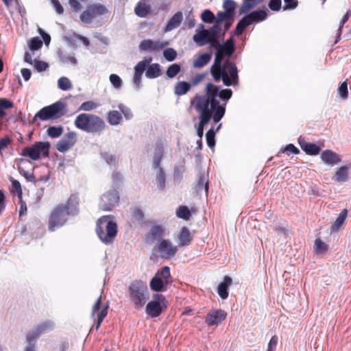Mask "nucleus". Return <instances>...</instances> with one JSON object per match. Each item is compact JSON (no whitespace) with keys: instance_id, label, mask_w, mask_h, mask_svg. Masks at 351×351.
Wrapping results in <instances>:
<instances>
[{"instance_id":"f257e3e1","label":"nucleus","mask_w":351,"mask_h":351,"mask_svg":"<svg viewBox=\"0 0 351 351\" xmlns=\"http://www.w3.org/2000/svg\"><path fill=\"white\" fill-rule=\"evenodd\" d=\"M232 97L230 88L219 90V86L208 82L205 86L203 95H196L191 99V106L199 113V123L196 133L199 139L203 136L204 128L213 119V122H219L225 115L226 101Z\"/></svg>"},{"instance_id":"f03ea898","label":"nucleus","mask_w":351,"mask_h":351,"mask_svg":"<svg viewBox=\"0 0 351 351\" xmlns=\"http://www.w3.org/2000/svg\"><path fill=\"white\" fill-rule=\"evenodd\" d=\"M225 55L216 53L214 64L210 67V74L215 82L222 80L225 86L237 85L238 74L237 68L234 62L230 60H222Z\"/></svg>"},{"instance_id":"7ed1b4c3","label":"nucleus","mask_w":351,"mask_h":351,"mask_svg":"<svg viewBox=\"0 0 351 351\" xmlns=\"http://www.w3.org/2000/svg\"><path fill=\"white\" fill-rule=\"evenodd\" d=\"M75 126L86 133H100L106 127L101 117L90 113H81L75 117Z\"/></svg>"},{"instance_id":"20e7f679","label":"nucleus","mask_w":351,"mask_h":351,"mask_svg":"<svg viewBox=\"0 0 351 351\" xmlns=\"http://www.w3.org/2000/svg\"><path fill=\"white\" fill-rule=\"evenodd\" d=\"M95 231L101 242L110 245L113 243L117 234V223L110 219L109 215L102 216L96 223Z\"/></svg>"},{"instance_id":"39448f33","label":"nucleus","mask_w":351,"mask_h":351,"mask_svg":"<svg viewBox=\"0 0 351 351\" xmlns=\"http://www.w3.org/2000/svg\"><path fill=\"white\" fill-rule=\"evenodd\" d=\"M152 58H145L144 60H142L138 64H136L134 69H135V73H134L133 76V83L134 85L136 86V88H138L140 85L141 84V78L143 73L145 72V76L148 78H156L161 75V69H160V65L157 63L148 65L151 63Z\"/></svg>"},{"instance_id":"423d86ee","label":"nucleus","mask_w":351,"mask_h":351,"mask_svg":"<svg viewBox=\"0 0 351 351\" xmlns=\"http://www.w3.org/2000/svg\"><path fill=\"white\" fill-rule=\"evenodd\" d=\"M129 295L134 308L139 310L145 306L149 300L147 286L141 281H135L129 287Z\"/></svg>"},{"instance_id":"0eeeda50","label":"nucleus","mask_w":351,"mask_h":351,"mask_svg":"<svg viewBox=\"0 0 351 351\" xmlns=\"http://www.w3.org/2000/svg\"><path fill=\"white\" fill-rule=\"evenodd\" d=\"M50 144L49 142L38 141L32 146H27L21 151V156L27 157L33 161L38 160L40 156L47 157L49 153Z\"/></svg>"},{"instance_id":"6e6552de","label":"nucleus","mask_w":351,"mask_h":351,"mask_svg":"<svg viewBox=\"0 0 351 351\" xmlns=\"http://www.w3.org/2000/svg\"><path fill=\"white\" fill-rule=\"evenodd\" d=\"M167 309V301L162 294L156 293L153 295L152 300L145 306V313L151 318L159 317Z\"/></svg>"},{"instance_id":"1a4fd4ad","label":"nucleus","mask_w":351,"mask_h":351,"mask_svg":"<svg viewBox=\"0 0 351 351\" xmlns=\"http://www.w3.org/2000/svg\"><path fill=\"white\" fill-rule=\"evenodd\" d=\"M267 12L265 10H259L250 12L245 16V17L240 19L239 23L237 24L236 29H234V34L239 36L242 35L245 28L248 25L254 23H259L266 19Z\"/></svg>"},{"instance_id":"9d476101","label":"nucleus","mask_w":351,"mask_h":351,"mask_svg":"<svg viewBox=\"0 0 351 351\" xmlns=\"http://www.w3.org/2000/svg\"><path fill=\"white\" fill-rule=\"evenodd\" d=\"M64 108V104L62 102L56 101L49 106H45L41 108L36 114L35 117H38L43 121L61 117L64 114V112H62Z\"/></svg>"},{"instance_id":"9b49d317","label":"nucleus","mask_w":351,"mask_h":351,"mask_svg":"<svg viewBox=\"0 0 351 351\" xmlns=\"http://www.w3.org/2000/svg\"><path fill=\"white\" fill-rule=\"evenodd\" d=\"M67 216H72L66 211L62 210L61 206H56L50 213L49 218V231H54L67 222Z\"/></svg>"},{"instance_id":"f8f14e48","label":"nucleus","mask_w":351,"mask_h":351,"mask_svg":"<svg viewBox=\"0 0 351 351\" xmlns=\"http://www.w3.org/2000/svg\"><path fill=\"white\" fill-rule=\"evenodd\" d=\"M108 13L107 8L101 3H93L88 5L82 12L80 20L84 24H90L93 19Z\"/></svg>"},{"instance_id":"ddd939ff","label":"nucleus","mask_w":351,"mask_h":351,"mask_svg":"<svg viewBox=\"0 0 351 351\" xmlns=\"http://www.w3.org/2000/svg\"><path fill=\"white\" fill-rule=\"evenodd\" d=\"M119 200V193L115 190L110 191L101 197L99 208L102 211H110L117 205Z\"/></svg>"},{"instance_id":"4468645a","label":"nucleus","mask_w":351,"mask_h":351,"mask_svg":"<svg viewBox=\"0 0 351 351\" xmlns=\"http://www.w3.org/2000/svg\"><path fill=\"white\" fill-rule=\"evenodd\" d=\"M156 250L161 258L170 260L174 257L178 252V247L170 240L161 239L159 241Z\"/></svg>"},{"instance_id":"2eb2a0df","label":"nucleus","mask_w":351,"mask_h":351,"mask_svg":"<svg viewBox=\"0 0 351 351\" xmlns=\"http://www.w3.org/2000/svg\"><path fill=\"white\" fill-rule=\"evenodd\" d=\"M217 29L213 27L209 29H202L193 36V41L197 45L202 47L208 43V42H214L217 38Z\"/></svg>"},{"instance_id":"dca6fc26","label":"nucleus","mask_w":351,"mask_h":351,"mask_svg":"<svg viewBox=\"0 0 351 351\" xmlns=\"http://www.w3.org/2000/svg\"><path fill=\"white\" fill-rule=\"evenodd\" d=\"M77 134L75 132L70 131L62 137L60 141L56 143V149L61 153H64L70 149L76 144Z\"/></svg>"},{"instance_id":"f3484780","label":"nucleus","mask_w":351,"mask_h":351,"mask_svg":"<svg viewBox=\"0 0 351 351\" xmlns=\"http://www.w3.org/2000/svg\"><path fill=\"white\" fill-rule=\"evenodd\" d=\"M227 315L222 309L211 310L205 317V324L208 326H217L225 320Z\"/></svg>"},{"instance_id":"a211bd4d","label":"nucleus","mask_w":351,"mask_h":351,"mask_svg":"<svg viewBox=\"0 0 351 351\" xmlns=\"http://www.w3.org/2000/svg\"><path fill=\"white\" fill-rule=\"evenodd\" d=\"M62 210L67 212V214L75 216L79 213V197L77 193H72L67 199L66 204H58L56 206H61Z\"/></svg>"},{"instance_id":"6ab92c4d","label":"nucleus","mask_w":351,"mask_h":351,"mask_svg":"<svg viewBox=\"0 0 351 351\" xmlns=\"http://www.w3.org/2000/svg\"><path fill=\"white\" fill-rule=\"evenodd\" d=\"M168 43L147 39L141 41L139 49L148 52H158L167 46Z\"/></svg>"},{"instance_id":"aec40b11","label":"nucleus","mask_w":351,"mask_h":351,"mask_svg":"<svg viewBox=\"0 0 351 351\" xmlns=\"http://www.w3.org/2000/svg\"><path fill=\"white\" fill-rule=\"evenodd\" d=\"M51 328V324L49 322H45L42 324L38 325L36 327L35 330L27 333L26 336V339L29 346H34L36 340L40 336V335L45 333V332L49 330Z\"/></svg>"},{"instance_id":"412c9836","label":"nucleus","mask_w":351,"mask_h":351,"mask_svg":"<svg viewBox=\"0 0 351 351\" xmlns=\"http://www.w3.org/2000/svg\"><path fill=\"white\" fill-rule=\"evenodd\" d=\"M320 159L323 162L329 166H335L339 164L341 158L339 154L331 149H326L320 154Z\"/></svg>"},{"instance_id":"4be33fe9","label":"nucleus","mask_w":351,"mask_h":351,"mask_svg":"<svg viewBox=\"0 0 351 351\" xmlns=\"http://www.w3.org/2000/svg\"><path fill=\"white\" fill-rule=\"evenodd\" d=\"M298 143H299L300 149L307 155L316 156L320 152L319 145L315 143H308L304 138L299 137V138H298Z\"/></svg>"},{"instance_id":"5701e85b","label":"nucleus","mask_w":351,"mask_h":351,"mask_svg":"<svg viewBox=\"0 0 351 351\" xmlns=\"http://www.w3.org/2000/svg\"><path fill=\"white\" fill-rule=\"evenodd\" d=\"M193 236L186 226L182 228L178 233V246L184 247L191 245Z\"/></svg>"},{"instance_id":"b1692460","label":"nucleus","mask_w":351,"mask_h":351,"mask_svg":"<svg viewBox=\"0 0 351 351\" xmlns=\"http://www.w3.org/2000/svg\"><path fill=\"white\" fill-rule=\"evenodd\" d=\"M170 280H165L162 279V278L155 276L150 280V289L151 290L156 292L165 291L166 287L170 283Z\"/></svg>"},{"instance_id":"393cba45","label":"nucleus","mask_w":351,"mask_h":351,"mask_svg":"<svg viewBox=\"0 0 351 351\" xmlns=\"http://www.w3.org/2000/svg\"><path fill=\"white\" fill-rule=\"evenodd\" d=\"M232 284V279L230 276H226L223 282L218 285V294L221 299L226 300L228 297V287Z\"/></svg>"},{"instance_id":"a878e982","label":"nucleus","mask_w":351,"mask_h":351,"mask_svg":"<svg viewBox=\"0 0 351 351\" xmlns=\"http://www.w3.org/2000/svg\"><path fill=\"white\" fill-rule=\"evenodd\" d=\"M350 165H345L337 168L336 173L332 177V180L337 182H345L348 180V171Z\"/></svg>"},{"instance_id":"bb28decb","label":"nucleus","mask_w":351,"mask_h":351,"mask_svg":"<svg viewBox=\"0 0 351 351\" xmlns=\"http://www.w3.org/2000/svg\"><path fill=\"white\" fill-rule=\"evenodd\" d=\"M151 13V6L144 1H139L135 7V14L138 17H146Z\"/></svg>"},{"instance_id":"cd10ccee","label":"nucleus","mask_w":351,"mask_h":351,"mask_svg":"<svg viewBox=\"0 0 351 351\" xmlns=\"http://www.w3.org/2000/svg\"><path fill=\"white\" fill-rule=\"evenodd\" d=\"M234 51V43L230 38L226 40V42L224 43V44H223L222 46H219L218 49H217L216 53L222 54L227 56H231Z\"/></svg>"},{"instance_id":"c85d7f7f","label":"nucleus","mask_w":351,"mask_h":351,"mask_svg":"<svg viewBox=\"0 0 351 351\" xmlns=\"http://www.w3.org/2000/svg\"><path fill=\"white\" fill-rule=\"evenodd\" d=\"M182 13L178 12L173 15L172 17L168 21L167 26H165V31L169 32L174 28H177L182 23Z\"/></svg>"},{"instance_id":"c756f323","label":"nucleus","mask_w":351,"mask_h":351,"mask_svg":"<svg viewBox=\"0 0 351 351\" xmlns=\"http://www.w3.org/2000/svg\"><path fill=\"white\" fill-rule=\"evenodd\" d=\"M211 53H206L199 55L198 57L194 59L193 62V66L194 68H202L208 64L211 60Z\"/></svg>"},{"instance_id":"7c9ffc66","label":"nucleus","mask_w":351,"mask_h":351,"mask_svg":"<svg viewBox=\"0 0 351 351\" xmlns=\"http://www.w3.org/2000/svg\"><path fill=\"white\" fill-rule=\"evenodd\" d=\"M13 101L3 97H0V119L7 116V110L13 108Z\"/></svg>"},{"instance_id":"2f4dec72","label":"nucleus","mask_w":351,"mask_h":351,"mask_svg":"<svg viewBox=\"0 0 351 351\" xmlns=\"http://www.w3.org/2000/svg\"><path fill=\"white\" fill-rule=\"evenodd\" d=\"M347 217V209H343L339 213V217H337V219L335 220L333 224L330 226V230L332 232H337L343 223L346 221V219Z\"/></svg>"},{"instance_id":"473e14b6","label":"nucleus","mask_w":351,"mask_h":351,"mask_svg":"<svg viewBox=\"0 0 351 351\" xmlns=\"http://www.w3.org/2000/svg\"><path fill=\"white\" fill-rule=\"evenodd\" d=\"M191 89V84L186 82H179L174 86V94L182 96L187 93Z\"/></svg>"},{"instance_id":"72a5a7b5","label":"nucleus","mask_w":351,"mask_h":351,"mask_svg":"<svg viewBox=\"0 0 351 351\" xmlns=\"http://www.w3.org/2000/svg\"><path fill=\"white\" fill-rule=\"evenodd\" d=\"M177 217L182 219L184 221H188L191 219V211L185 205H181L176 209V212Z\"/></svg>"},{"instance_id":"f704fd0d","label":"nucleus","mask_w":351,"mask_h":351,"mask_svg":"<svg viewBox=\"0 0 351 351\" xmlns=\"http://www.w3.org/2000/svg\"><path fill=\"white\" fill-rule=\"evenodd\" d=\"M165 234V229L161 225L156 224L151 226L150 236L154 241L161 239Z\"/></svg>"},{"instance_id":"c9c22d12","label":"nucleus","mask_w":351,"mask_h":351,"mask_svg":"<svg viewBox=\"0 0 351 351\" xmlns=\"http://www.w3.org/2000/svg\"><path fill=\"white\" fill-rule=\"evenodd\" d=\"M196 190L198 191L204 190L206 193H208V180L207 175L204 173L199 174L198 181H197Z\"/></svg>"},{"instance_id":"e433bc0d","label":"nucleus","mask_w":351,"mask_h":351,"mask_svg":"<svg viewBox=\"0 0 351 351\" xmlns=\"http://www.w3.org/2000/svg\"><path fill=\"white\" fill-rule=\"evenodd\" d=\"M122 117L121 114L117 110H110L108 112L107 120L108 122L112 125H116L119 124L121 121Z\"/></svg>"},{"instance_id":"4c0bfd02","label":"nucleus","mask_w":351,"mask_h":351,"mask_svg":"<svg viewBox=\"0 0 351 351\" xmlns=\"http://www.w3.org/2000/svg\"><path fill=\"white\" fill-rule=\"evenodd\" d=\"M12 186L10 191H11L12 194L17 195L19 199H22V189L21 183L19 182L18 180L13 179L11 178Z\"/></svg>"},{"instance_id":"58836bf2","label":"nucleus","mask_w":351,"mask_h":351,"mask_svg":"<svg viewBox=\"0 0 351 351\" xmlns=\"http://www.w3.org/2000/svg\"><path fill=\"white\" fill-rule=\"evenodd\" d=\"M337 94L343 100H346L348 98V88L347 87L346 81L341 82L339 88H337Z\"/></svg>"},{"instance_id":"ea45409f","label":"nucleus","mask_w":351,"mask_h":351,"mask_svg":"<svg viewBox=\"0 0 351 351\" xmlns=\"http://www.w3.org/2000/svg\"><path fill=\"white\" fill-rule=\"evenodd\" d=\"M351 16V10H348L346 12L345 15H343L342 19H341L339 23V29H337V39L336 42L335 43H337V41L339 40L340 36L341 34V30L343 29V25L346 24L347 21H348L349 17Z\"/></svg>"},{"instance_id":"a19ab883","label":"nucleus","mask_w":351,"mask_h":351,"mask_svg":"<svg viewBox=\"0 0 351 351\" xmlns=\"http://www.w3.org/2000/svg\"><path fill=\"white\" fill-rule=\"evenodd\" d=\"M62 131L64 130L62 126H50L47 128V133L52 138H59L62 135Z\"/></svg>"},{"instance_id":"79ce46f5","label":"nucleus","mask_w":351,"mask_h":351,"mask_svg":"<svg viewBox=\"0 0 351 351\" xmlns=\"http://www.w3.org/2000/svg\"><path fill=\"white\" fill-rule=\"evenodd\" d=\"M58 85L59 89L66 91L69 90L72 88V84L70 80L66 77H62L59 78L58 81Z\"/></svg>"},{"instance_id":"37998d69","label":"nucleus","mask_w":351,"mask_h":351,"mask_svg":"<svg viewBox=\"0 0 351 351\" xmlns=\"http://www.w3.org/2000/svg\"><path fill=\"white\" fill-rule=\"evenodd\" d=\"M261 1H245L243 3L241 8L239 9V14H243L248 12L251 9L256 6Z\"/></svg>"},{"instance_id":"c03bdc74","label":"nucleus","mask_w":351,"mask_h":351,"mask_svg":"<svg viewBox=\"0 0 351 351\" xmlns=\"http://www.w3.org/2000/svg\"><path fill=\"white\" fill-rule=\"evenodd\" d=\"M180 71V66L178 64L174 63L167 69V75L170 78L176 77Z\"/></svg>"},{"instance_id":"a18cd8bd","label":"nucleus","mask_w":351,"mask_h":351,"mask_svg":"<svg viewBox=\"0 0 351 351\" xmlns=\"http://www.w3.org/2000/svg\"><path fill=\"white\" fill-rule=\"evenodd\" d=\"M206 142H207V145L210 148H212L216 144V141H215V131L213 128H210L206 132Z\"/></svg>"},{"instance_id":"49530a36","label":"nucleus","mask_w":351,"mask_h":351,"mask_svg":"<svg viewBox=\"0 0 351 351\" xmlns=\"http://www.w3.org/2000/svg\"><path fill=\"white\" fill-rule=\"evenodd\" d=\"M156 182H158V188L160 190H162L165 186V172L162 171V168H159L158 174H156Z\"/></svg>"},{"instance_id":"de8ad7c7","label":"nucleus","mask_w":351,"mask_h":351,"mask_svg":"<svg viewBox=\"0 0 351 351\" xmlns=\"http://www.w3.org/2000/svg\"><path fill=\"white\" fill-rule=\"evenodd\" d=\"M155 276L162 278V280H170L171 274L170 268L168 266H164L161 268V270L156 273Z\"/></svg>"},{"instance_id":"09e8293b","label":"nucleus","mask_w":351,"mask_h":351,"mask_svg":"<svg viewBox=\"0 0 351 351\" xmlns=\"http://www.w3.org/2000/svg\"><path fill=\"white\" fill-rule=\"evenodd\" d=\"M328 249V247L320 239L315 240V250L318 253H325Z\"/></svg>"},{"instance_id":"8fccbe9b","label":"nucleus","mask_w":351,"mask_h":351,"mask_svg":"<svg viewBox=\"0 0 351 351\" xmlns=\"http://www.w3.org/2000/svg\"><path fill=\"white\" fill-rule=\"evenodd\" d=\"M97 106L98 105L95 102L87 101L82 103L78 110L80 111H91L93 109H96Z\"/></svg>"},{"instance_id":"3c124183","label":"nucleus","mask_w":351,"mask_h":351,"mask_svg":"<svg viewBox=\"0 0 351 351\" xmlns=\"http://www.w3.org/2000/svg\"><path fill=\"white\" fill-rule=\"evenodd\" d=\"M164 57L166 60L171 62L176 58L177 53L176 51L173 48H167L162 51Z\"/></svg>"},{"instance_id":"603ef678","label":"nucleus","mask_w":351,"mask_h":351,"mask_svg":"<svg viewBox=\"0 0 351 351\" xmlns=\"http://www.w3.org/2000/svg\"><path fill=\"white\" fill-rule=\"evenodd\" d=\"M215 16L213 12L209 10H205L202 13V20L206 23H211L214 21Z\"/></svg>"},{"instance_id":"864d4df0","label":"nucleus","mask_w":351,"mask_h":351,"mask_svg":"<svg viewBox=\"0 0 351 351\" xmlns=\"http://www.w3.org/2000/svg\"><path fill=\"white\" fill-rule=\"evenodd\" d=\"M110 82L112 83V85L114 88L117 89H120L122 86V80L117 75L112 73L110 75Z\"/></svg>"},{"instance_id":"5fc2aeb1","label":"nucleus","mask_w":351,"mask_h":351,"mask_svg":"<svg viewBox=\"0 0 351 351\" xmlns=\"http://www.w3.org/2000/svg\"><path fill=\"white\" fill-rule=\"evenodd\" d=\"M237 6V3L233 0H225L223 3V8L225 12L234 13V9Z\"/></svg>"},{"instance_id":"6e6d98bb","label":"nucleus","mask_w":351,"mask_h":351,"mask_svg":"<svg viewBox=\"0 0 351 351\" xmlns=\"http://www.w3.org/2000/svg\"><path fill=\"white\" fill-rule=\"evenodd\" d=\"M43 44L42 40L38 37L33 38L29 42V49L32 51L38 50L40 49Z\"/></svg>"},{"instance_id":"4d7b16f0","label":"nucleus","mask_w":351,"mask_h":351,"mask_svg":"<svg viewBox=\"0 0 351 351\" xmlns=\"http://www.w3.org/2000/svg\"><path fill=\"white\" fill-rule=\"evenodd\" d=\"M107 314H108V306L102 308L101 310V312L99 313L98 316H97V322H96V324H95L96 330H98L99 328L101 326L103 319L105 318V317L107 316Z\"/></svg>"},{"instance_id":"13d9d810","label":"nucleus","mask_w":351,"mask_h":351,"mask_svg":"<svg viewBox=\"0 0 351 351\" xmlns=\"http://www.w3.org/2000/svg\"><path fill=\"white\" fill-rule=\"evenodd\" d=\"M133 218L135 219V221H138L139 223H142L143 221V213L142 210L136 207L133 210Z\"/></svg>"},{"instance_id":"bf43d9fd","label":"nucleus","mask_w":351,"mask_h":351,"mask_svg":"<svg viewBox=\"0 0 351 351\" xmlns=\"http://www.w3.org/2000/svg\"><path fill=\"white\" fill-rule=\"evenodd\" d=\"M119 109L121 110V113L123 114L124 117L126 118L127 120H130L132 117V112L130 109L124 106V104L119 105Z\"/></svg>"},{"instance_id":"052dcab7","label":"nucleus","mask_w":351,"mask_h":351,"mask_svg":"<svg viewBox=\"0 0 351 351\" xmlns=\"http://www.w3.org/2000/svg\"><path fill=\"white\" fill-rule=\"evenodd\" d=\"M268 7L272 11H278L282 7L281 0H270L268 3Z\"/></svg>"},{"instance_id":"680f3d73","label":"nucleus","mask_w":351,"mask_h":351,"mask_svg":"<svg viewBox=\"0 0 351 351\" xmlns=\"http://www.w3.org/2000/svg\"><path fill=\"white\" fill-rule=\"evenodd\" d=\"M285 1V5H283V10H293L298 6L297 0H283Z\"/></svg>"},{"instance_id":"e2e57ef3","label":"nucleus","mask_w":351,"mask_h":351,"mask_svg":"<svg viewBox=\"0 0 351 351\" xmlns=\"http://www.w3.org/2000/svg\"><path fill=\"white\" fill-rule=\"evenodd\" d=\"M34 67L38 72H43L47 69L48 64L45 62L36 60L34 61Z\"/></svg>"},{"instance_id":"0e129e2a","label":"nucleus","mask_w":351,"mask_h":351,"mask_svg":"<svg viewBox=\"0 0 351 351\" xmlns=\"http://www.w3.org/2000/svg\"><path fill=\"white\" fill-rule=\"evenodd\" d=\"M19 204H20V209H19V219H21V217L27 214V204L22 198L19 199Z\"/></svg>"},{"instance_id":"69168bd1","label":"nucleus","mask_w":351,"mask_h":351,"mask_svg":"<svg viewBox=\"0 0 351 351\" xmlns=\"http://www.w3.org/2000/svg\"><path fill=\"white\" fill-rule=\"evenodd\" d=\"M234 13L228 12H219L217 14V17H218L219 21H224L226 20L232 19Z\"/></svg>"},{"instance_id":"338daca9","label":"nucleus","mask_w":351,"mask_h":351,"mask_svg":"<svg viewBox=\"0 0 351 351\" xmlns=\"http://www.w3.org/2000/svg\"><path fill=\"white\" fill-rule=\"evenodd\" d=\"M283 153H287L288 155H290L291 154H298V153H300V151L296 147H295V145L290 143L286 145L285 149H283Z\"/></svg>"},{"instance_id":"774afa93","label":"nucleus","mask_w":351,"mask_h":351,"mask_svg":"<svg viewBox=\"0 0 351 351\" xmlns=\"http://www.w3.org/2000/svg\"><path fill=\"white\" fill-rule=\"evenodd\" d=\"M205 77L206 74L199 73L192 78V80H191V84H192V85L193 86H196L199 84L200 82H202V81L203 80L204 78H205Z\"/></svg>"}]
</instances>
